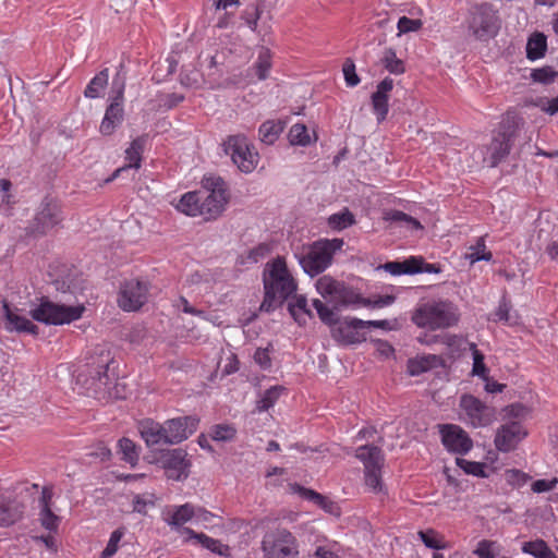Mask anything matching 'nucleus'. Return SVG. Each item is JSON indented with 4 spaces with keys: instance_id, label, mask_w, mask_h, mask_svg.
<instances>
[{
    "instance_id": "f257e3e1",
    "label": "nucleus",
    "mask_w": 558,
    "mask_h": 558,
    "mask_svg": "<svg viewBox=\"0 0 558 558\" xmlns=\"http://www.w3.org/2000/svg\"><path fill=\"white\" fill-rule=\"evenodd\" d=\"M263 282L265 298L260 305V311L267 313L279 307L298 288L284 259L281 257L267 263L263 274Z\"/></svg>"
},
{
    "instance_id": "f03ea898",
    "label": "nucleus",
    "mask_w": 558,
    "mask_h": 558,
    "mask_svg": "<svg viewBox=\"0 0 558 558\" xmlns=\"http://www.w3.org/2000/svg\"><path fill=\"white\" fill-rule=\"evenodd\" d=\"M458 307L450 301L430 300L416 306L412 322L420 328L429 330L446 329L458 324Z\"/></svg>"
},
{
    "instance_id": "7ed1b4c3",
    "label": "nucleus",
    "mask_w": 558,
    "mask_h": 558,
    "mask_svg": "<svg viewBox=\"0 0 558 558\" xmlns=\"http://www.w3.org/2000/svg\"><path fill=\"white\" fill-rule=\"evenodd\" d=\"M342 240H318L295 253L304 272L311 277L322 274L331 264L333 254L341 248Z\"/></svg>"
},
{
    "instance_id": "20e7f679",
    "label": "nucleus",
    "mask_w": 558,
    "mask_h": 558,
    "mask_svg": "<svg viewBox=\"0 0 558 558\" xmlns=\"http://www.w3.org/2000/svg\"><path fill=\"white\" fill-rule=\"evenodd\" d=\"M471 35L481 41L495 37L500 27L498 12L489 3L472 5L465 19Z\"/></svg>"
},
{
    "instance_id": "39448f33",
    "label": "nucleus",
    "mask_w": 558,
    "mask_h": 558,
    "mask_svg": "<svg viewBox=\"0 0 558 558\" xmlns=\"http://www.w3.org/2000/svg\"><path fill=\"white\" fill-rule=\"evenodd\" d=\"M519 135L518 119L508 114L500 124V131L486 147L484 161L492 168L498 166L510 154L513 142Z\"/></svg>"
},
{
    "instance_id": "423d86ee",
    "label": "nucleus",
    "mask_w": 558,
    "mask_h": 558,
    "mask_svg": "<svg viewBox=\"0 0 558 558\" xmlns=\"http://www.w3.org/2000/svg\"><path fill=\"white\" fill-rule=\"evenodd\" d=\"M85 306L65 305L52 302L47 298H43L39 305L31 310L32 317L46 325H64L80 319L84 312Z\"/></svg>"
},
{
    "instance_id": "0eeeda50",
    "label": "nucleus",
    "mask_w": 558,
    "mask_h": 558,
    "mask_svg": "<svg viewBox=\"0 0 558 558\" xmlns=\"http://www.w3.org/2000/svg\"><path fill=\"white\" fill-rule=\"evenodd\" d=\"M262 550L265 558H298L299 542L284 527L267 531L262 539Z\"/></svg>"
},
{
    "instance_id": "6e6552de",
    "label": "nucleus",
    "mask_w": 558,
    "mask_h": 558,
    "mask_svg": "<svg viewBox=\"0 0 558 558\" xmlns=\"http://www.w3.org/2000/svg\"><path fill=\"white\" fill-rule=\"evenodd\" d=\"M222 147L225 154L231 157L241 172L251 173L256 169L259 155L244 134L229 135L223 141Z\"/></svg>"
},
{
    "instance_id": "1a4fd4ad",
    "label": "nucleus",
    "mask_w": 558,
    "mask_h": 558,
    "mask_svg": "<svg viewBox=\"0 0 558 558\" xmlns=\"http://www.w3.org/2000/svg\"><path fill=\"white\" fill-rule=\"evenodd\" d=\"M124 88L125 77L117 73L112 80L110 104L106 109L105 117L99 126L102 135H111L123 121Z\"/></svg>"
},
{
    "instance_id": "9d476101",
    "label": "nucleus",
    "mask_w": 558,
    "mask_h": 558,
    "mask_svg": "<svg viewBox=\"0 0 558 558\" xmlns=\"http://www.w3.org/2000/svg\"><path fill=\"white\" fill-rule=\"evenodd\" d=\"M109 363L105 362L97 369L89 373V378L84 380L87 385V390L93 393L97 399L105 398H125V395L120 391V384L116 383L111 388L112 379L108 375Z\"/></svg>"
},
{
    "instance_id": "9b49d317",
    "label": "nucleus",
    "mask_w": 558,
    "mask_h": 558,
    "mask_svg": "<svg viewBox=\"0 0 558 558\" xmlns=\"http://www.w3.org/2000/svg\"><path fill=\"white\" fill-rule=\"evenodd\" d=\"M183 449L162 450L155 459V463L165 470L168 478L182 481L189 476L190 462Z\"/></svg>"
},
{
    "instance_id": "f8f14e48",
    "label": "nucleus",
    "mask_w": 558,
    "mask_h": 558,
    "mask_svg": "<svg viewBox=\"0 0 558 558\" xmlns=\"http://www.w3.org/2000/svg\"><path fill=\"white\" fill-rule=\"evenodd\" d=\"M148 289V281L138 279L125 281L120 288L119 306L126 312L140 310L147 302Z\"/></svg>"
},
{
    "instance_id": "ddd939ff",
    "label": "nucleus",
    "mask_w": 558,
    "mask_h": 558,
    "mask_svg": "<svg viewBox=\"0 0 558 558\" xmlns=\"http://www.w3.org/2000/svg\"><path fill=\"white\" fill-rule=\"evenodd\" d=\"M62 220L61 209L59 204L46 197L41 204L34 220L27 227L28 233L34 235H43L48 230L52 229Z\"/></svg>"
},
{
    "instance_id": "4468645a",
    "label": "nucleus",
    "mask_w": 558,
    "mask_h": 558,
    "mask_svg": "<svg viewBox=\"0 0 558 558\" xmlns=\"http://www.w3.org/2000/svg\"><path fill=\"white\" fill-rule=\"evenodd\" d=\"M460 408L465 415V421L473 427H483L492 423L494 412L480 399L472 395H462Z\"/></svg>"
},
{
    "instance_id": "2eb2a0df",
    "label": "nucleus",
    "mask_w": 558,
    "mask_h": 558,
    "mask_svg": "<svg viewBox=\"0 0 558 558\" xmlns=\"http://www.w3.org/2000/svg\"><path fill=\"white\" fill-rule=\"evenodd\" d=\"M439 433L444 447L453 453L465 454L473 447V440L468 433L459 425H439Z\"/></svg>"
},
{
    "instance_id": "dca6fc26",
    "label": "nucleus",
    "mask_w": 558,
    "mask_h": 558,
    "mask_svg": "<svg viewBox=\"0 0 558 558\" xmlns=\"http://www.w3.org/2000/svg\"><path fill=\"white\" fill-rule=\"evenodd\" d=\"M526 435L527 432L519 422H509L497 429L494 442L499 451L510 452Z\"/></svg>"
},
{
    "instance_id": "f3484780",
    "label": "nucleus",
    "mask_w": 558,
    "mask_h": 558,
    "mask_svg": "<svg viewBox=\"0 0 558 558\" xmlns=\"http://www.w3.org/2000/svg\"><path fill=\"white\" fill-rule=\"evenodd\" d=\"M196 426L197 420L191 416L167 420L165 422L167 444L182 442L196 430Z\"/></svg>"
},
{
    "instance_id": "a211bd4d",
    "label": "nucleus",
    "mask_w": 558,
    "mask_h": 558,
    "mask_svg": "<svg viewBox=\"0 0 558 558\" xmlns=\"http://www.w3.org/2000/svg\"><path fill=\"white\" fill-rule=\"evenodd\" d=\"M24 505L12 493L0 489V526H10L20 521Z\"/></svg>"
},
{
    "instance_id": "6ab92c4d",
    "label": "nucleus",
    "mask_w": 558,
    "mask_h": 558,
    "mask_svg": "<svg viewBox=\"0 0 558 558\" xmlns=\"http://www.w3.org/2000/svg\"><path fill=\"white\" fill-rule=\"evenodd\" d=\"M201 216L206 220L216 219L225 210L228 203L227 194L198 192Z\"/></svg>"
},
{
    "instance_id": "aec40b11",
    "label": "nucleus",
    "mask_w": 558,
    "mask_h": 558,
    "mask_svg": "<svg viewBox=\"0 0 558 558\" xmlns=\"http://www.w3.org/2000/svg\"><path fill=\"white\" fill-rule=\"evenodd\" d=\"M393 88V80L385 77L378 85L375 93L372 95V106L377 121L383 122L389 111V93Z\"/></svg>"
},
{
    "instance_id": "412c9836",
    "label": "nucleus",
    "mask_w": 558,
    "mask_h": 558,
    "mask_svg": "<svg viewBox=\"0 0 558 558\" xmlns=\"http://www.w3.org/2000/svg\"><path fill=\"white\" fill-rule=\"evenodd\" d=\"M365 328V323L359 318H345L332 329V337L345 344L361 341L359 329Z\"/></svg>"
},
{
    "instance_id": "4be33fe9",
    "label": "nucleus",
    "mask_w": 558,
    "mask_h": 558,
    "mask_svg": "<svg viewBox=\"0 0 558 558\" xmlns=\"http://www.w3.org/2000/svg\"><path fill=\"white\" fill-rule=\"evenodd\" d=\"M145 147V138L144 137H137L132 141L130 147L125 150V161L126 163L120 168H118L110 178H108L106 181L111 182L116 178L120 177L121 173L130 170V169H140L141 162H142V154L144 151Z\"/></svg>"
},
{
    "instance_id": "5701e85b",
    "label": "nucleus",
    "mask_w": 558,
    "mask_h": 558,
    "mask_svg": "<svg viewBox=\"0 0 558 558\" xmlns=\"http://www.w3.org/2000/svg\"><path fill=\"white\" fill-rule=\"evenodd\" d=\"M138 430L148 447L168 445L165 437V423L160 424L151 418H145L138 423Z\"/></svg>"
},
{
    "instance_id": "b1692460",
    "label": "nucleus",
    "mask_w": 558,
    "mask_h": 558,
    "mask_svg": "<svg viewBox=\"0 0 558 558\" xmlns=\"http://www.w3.org/2000/svg\"><path fill=\"white\" fill-rule=\"evenodd\" d=\"M355 457L363 463L364 470L383 469L385 463V456L381 448L375 445L357 447Z\"/></svg>"
},
{
    "instance_id": "393cba45",
    "label": "nucleus",
    "mask_w": 558,
    "mask_h": 558,
    "mask_svg": "<svg viewBox=\"0 0 558 558\" xmlns=\"http://www.w3.org/2000/svg\"><path fill=\"white\" fill-rule=\"evenodd\" d=\"M4 327L8 331L37 333L38 327L29 319L12 311L7 302H3Z\"/></svg>"
},
{
    "instance_id": "a878e982",
    "label": "nucleus",
    "mask_w": 558,
    "mask_h": 558,
    "mask_svg": "<svg viewBox=\"0 0 558 558\" xmlns=\"http://www.w3.org/2000/svg\"><path fill=\"white\" fill-rule=\"evenodd\" d=\"M182 533L187 535L186 542L194 541L195 544L201 545L202 547L210 550L211 553L218 554L220 556H227L229 551V547L227 545L221 544L220 541L209 537L204 533H196L194 530L190 527H183Z\"/></svg>"
},
{
    "instance_id": "bb28decb",
    "label": "nucleus",
    "mask_w": 558,
    "mask_h": 558,
    "mask_svg": "<svg viewBox=\"0 0 558 558\" xmlns=\"http://www.w3.org/2000/svg\"><path fill=\"white\" fill-rule=\"evenodd\" d=\"M441 364V357L435 354H425L411 359L408 362L410 375L417 376Z\"/></svg>"
},
{
    "instance_id": "cd10ccee",
    "label": "nucleus",
    "mask_w": 558,
    "mask_h": 558,
    "mask_svg": "<svg viewBox=\"0 0 558 558\" xmlns=\"http://www.w3.org/2000/svg\"><path fill=\"white\" fill-rule=\"evenodd\" d=\"M288 311L299 325H305L308 318H313L312 310L304 295H298L294 302L288 304Z\"/></svg>"
},
{
    "instance_id": "c85d7f7f",
    "label": "nucleus",
    "mask_w": 558,
    "mask_h": 558,
    "mask_svg": "<svg viewBox=\"0 0 558 558\" xmlns=\"http://www.w3.org/2000/svg\"><path fill=\"white\" fill-rule=\"evenodd\" d=\"M335 303L343 306L355 305V306H369L371 299H364L359 293H356L353 289L341 284V289L333 301Z\"/></svg>"
},
{
    "instance_id": "c756f323",
    "label": "nucleus",
    "mask_w": 558,
    "mask_h": 558,
    "mask_svg": "<svg viewBox=\"0 0 558 558\" xmlns=\"http://www.w3.org/2000/svg\"><path fill=\"white\" fill-rule=\"evenodd\" d=\"M547 50V39L543 33H534L526 44L527 59L535 61L545 56Z\"/></svg>"
},
{
    "instance_id": "7c9ffc66",
    "label": "nucleus",
    "mask_w": 558,
    "mask_h": 558,
    "mask_svg": "<svg viewBox=\"0 0 558 558\" xmlns=\"http://www.w3.org/2000/svg\"><path fill=\"white\" fill-rule=\"evenodd\" d=\"M196 514V507L191 504H184L174 508L167 523L172 527H181L184 523L191 521Z\"/></svg>"
},
{
    "instance_id": "2f4dec72",
    "label": "nucleus",
    "mask_w": 558,
    "mask_h": 558,
    "mask_svg": "<svg viewBox=\"0 0 558 558\" xmlns=\"http://www.w3.org/2000/svg\"><path fill=\"white\" fill-rule=\"evenodd\" d=\"M522 551L534 558H558L547 543L541 538L523 543Z\"/></svg>"
},
{
    "instance_id": "473e14b6",
    "label": "nucleus",
    "mask_w": 558,
    "mask_h": 558,
    "mask_svg": "<svg viewBox=\"0 0 558 558\" xmlns=\"http://www.w3.org/2000/svg\"><path fill=\"white\" fill-rule=\"evenodd\" d=\"M177 209L187 216H201V203L198 202V192H187L181 196L177 204Z\"/></svg>"
},
{
    "instance_id": "72a5a7b5",
    "label": "nucleus",
    "mask_w": 558,
    "mask_h": 558,
    "mask_svg": "<svg viewBox=\"0 0 558 558\" xmlns=\"http://www.w3.org/2000/svg\"><path fill=\"white\" fill-rule=\"evenodd\" d=\"M109 80V70L104 69L99 73H97L87 84L84 95L87 98H98L100 94L104 92L106 86L108 85Z\"/></svg>"
},
{
    "instance_id": "f704fd0d",
    "label": "nucleus",
    "mask_w": 558,
    "mask_h": 558,
    "mask_svg": "<svg viewBox=\"0 0 558 558\" xmlns=\"http://www.w3.org/2000/svg\"><path fill=\"white\" fill-rule=\"evenodd\" d=\"M283 131L281 121L268 120L260 124L258 133L260 141L267 145L274 144Z\"/></svg>"
},
{
    "instance_id": "c9c22d12",
    "label": "nucleus",
    "mask_w": 558,
    "mask_h": 558,
    "mask_svg": "<svg viewBox=\"0 0 558 558\" xmlns=\"http://www.w3.org/2000/svg\"><path fill=\"white\" fill-rule=\"evenodd\" d=\"M384 219L386 221H390L392 223L404 226L408 229H423L421 222L413 218L412 216L400 211V210H389L385 213Z\"/></svg>"
},
{
    "instance_id": "e433bc0d",
    "label": "nucleus",
    "mask_w": 558,
    "mask_h": 558,
    "mask_svg": "<svg viewBox=\"0 0 558 558\" xmlns=\"http://www.w3.org/2000/svg\"><path fill=\"white\" fill-rule=\"evenodd\" d=\"M354 223V215L348 208H343L341 211L332 214L328 218V226L336 231L344 230Z\"/></svg>"
},
{
    "instance_id": "4c0bfd02",
    "label": "nucleus",
    "mask_w": 558,
    "mask_h": 558,
    "mask_svg": "<svg viewBox=\"0 0 558 558\" xmlns=\"http://www.w3.org/2000/svg\"><path fill=\"white\" fill-rule=\"evenodd\" d=\"M119 451L121 453V459L129 463L131 466H135L137 464L140 450L133 440L125 437L120 439Z\"/></svg>"
},
{
    "instance_id": "58836bf2",
    "label": "nucleus",
    "mask_w": 558,
    "mask_h": 558,
    "mask_svg": "<svg viewBox=\"0 0 558 558\" xmlns=\"http://www.w3.org/2000/svg\"><path fill=\"white\" fill-rule=\"evenodd\" d=\"M341 282L333 280L331 277L323 276L317 280L316 289L323 298H330L333 302L341 289Z\"/></svg>"
},
{
    "instance_id": "ea45409f",
    "label": "nucleus",
    "mask_w": 558,
    "mask_h": 558,
    "mask_svg": "<svg viewBox=\"0 0 558 558\" xmlns=\"http://www.w3.org/2000/svg\"><path fill=\"white\" fill-rule=\"evenodd\" d=\"M284 390L286 389L282 386H272L265 390L256 403V409L259 412L269 410L278 401Z\"/></svg>"
},
{
    "instance_id": "a19ab883",
    "label": "nucleus",
    "mask_w": 558,
    "mask_h": 558,
    "mask_svg": "<svg viewBox=\"0 0 558 558\" xmlns=\"http://www.w3.org/2000/svg\"><path fill=\"white\" fill-rule=\"evenodd\" d=\"M380 61L385 69L391 74L398 75L404 72L403 61L397 57L395 50L391 48L385 49Z\"/></svg>"
},
{
    "instance_id": "79ce46f5",
    "label": "nucleus",
    "mask_w": 558,
    "mask_h": 558,
    "mask_svg": "<svg viewBox=\"0 0 558 558\" xmlns=\"http://www.w3.org/2000/svg\"><path fill=\"white\" fill-rule=\"evenodd\" d=\"M364 482L372 493L386 494V488L381 480V469L364 470Z\"/></svg>"
},
{
    "instance_id": "37998d69",
    "label": "nucleus",
    "mask_w": 558,
    "mask_h": 558,
    "mask_svg": "<svg viewBox=\"0 0 558 558\" xmlns=\"http://www.w3.org/2000/svg\"><path fill=\"white\" fill-rule=\"evenodd\" d=\"M413 256L403 262H388L383 267L392 276L413 275L416 268L413 267Z\"/></svg>"
},
{
    "instance_id": "c03bdc74",
    "label": "nucleus",
    "mask_w": 558,
    "mask_h": 558,
    "mask_svg": "<svg viewBox=\"0 0 558 558\" xmlns=\"http://www.w3.org/2000/svg\"><path fill=\"white\" fill-rule=\"evenodd\" d=\"M254 68L256 70V75L260 81L267 78L268 72L271 68V54L269 49L264 47L259 49Z\"/></svg>"
},
{
    "instance_id": "a18cd8bd",
    "label": "nucleus",
    "mask_w": 558,
    "mask_h": 558,
    "mask_svg": "<svg viewBox=\"0 0 558 558\" xmlns=\"http://www.w3.org/2000/svg\"><path fill=\"white\" fill-rule=\"evenodd\" d=\"M126 529L124 526L114 530L107 543L106 548L101 551L100 558H111L119 549V544L125 534Z\"/></svg>"
},
{
    "instance_id": "49530a36",
    "label": "nucleus",
    "mask_w": 558,
    "mask_h": 558,
    "mask_svg": "<svg viewBox=\"0 0 558 558\" xmlns=\"http://www.w3.org/2000/svg\"><path fill=\"white\" fill-rule=\"evenodd\" d=\"M155 495L145 493V494H137L134 495L132 505H133V511L146 514L149 508L155 507Z\"/></svg>"
},
{
    "instance_id": "de8ad7c7",
    "label": "nucleus",
    "mask_w": 558,
    "mask_h": 558,
    "mask_svg": "<svg viewBox=\"0 0 558 558\" xmlns=\"http://www.w3.org/2000/svg\"><path fill=\"white\" fill-rule=\"evenodd\" d=\"M470 350L473 357L472 374L480 377H486L488 371L484 363V354L477 349L474 342L470 343Z\"/></svg>"
},
{
    "instance_id": "09e8293b",
    "label": "nucleus",
    "mask_w": 558,
    "mask_h": 558,
    "mask_svg": "<svg viewBox=\"0 0 558 558\" xmlns=\"http://www.w3.org/2000/svg\"><path fill=\"white\" fill-rule=\"evenodd\" d=\"M457 465L461 468L466 474L477 477H487L485 472V464L482 462L469 461L463 458H457Z\"/></svg>"
},
{
    "instance_id": "8fccbe9b",
    "label": "nucleus",
    "mask_w": 558,
    "mask_h": 558,
    "mask_svg": "<svg viewBox=\"0 0 558 558\" xmlns=\"http://www.w3.org/2000/svg\"><path fill=\"white\" fill-rule=\"evenodd\" d=\"M289 141L292 145L306 146L311 138L304 124H294L289 132Z\"/></svg>"
},
{
    "instance_id": "3c124183",
    "label": "nucleus",
    "mask_w": 558,
    "mask_h": 558,
    "mask_svg": "<svg viewBox=\"0 0 558 558\" xmlns=\"http://www.w3.org/2000/svg\"><path fill=\"white\" fill-rule=\"evenodd\" d=\"M558 76V72L553 70L550 66H543L539 69H535L531 73V78L533 82L542 83V84H550Z\"/></svg>"
},
{
    "instance_id": "603ef678",
    "label": "nucleus",
    "mask_w": 558,
    "mask_h": 558,
    "mask_svg": "<svg viewBox=\"0 0 558 558\" xmlns=\"http://www.w3.org/2000/svg\"><path fill=\"white\" fill-rule=\"evenodd\" d=\"M235 428L232 425L221 424L213 427L211 438L216 441H229L235 436Z\"/></svg>"
},
{
    "instance_id": "864d4df0",
    "label": "nucleus",
    "mask_w": 558,
    "mask_h": 558,
    "mask_svg": "<svg viewBox=\"0 0 558 558\" xmlns=\"http://www.w3.org/2000/svg\"><path fill=\"white\" fill-rule=\"evenodd\" d=\"M39 520L41 525L51 532L57 531L60 522V518L51 511L50 507L46 506L45 509H40Z\"/></svg>"
},
{
    "instance_id": "5fc2aeb1",
    "label": "nucleus",
    "mask_w": 558,
    "mask_h": 558,
    "mask_svg": "<svg viewBox=\"0 0 558 558\" xmlns=\"http://www.w3.org/2000/svg\"><path fill=\"white\" fill-rule=\"evenodd\" d=\"M203 186L206 193L227 194L226 182L220 177H205Z\"/></svg>"
},
{
    "instance_id": "6e6d98bb",
    "label": "nucleus",
    "mask_w": 558,
    "mask_h": 558,
    "mask_svg": "<svg viewBox=\"0 0 558 558\" xmlns=\"http://www.w3.org/2000/svg\"><path fill=\"white\" fill-rule=\"evenodd\" d=\"M506 482L511 486L522 487L529 481V475L520 470H507L505 473Z\"/></svg>"
},
{
    "instance_id": "4d7b16f0",
    "label": "nucleus",
    "mask_w": 558,
    "mask_h": 558,
    "mask_svg": "<svg viewBox=\"0 0 558 558\" xmlns=\"http://www.w3.org/2000/svg\"><path fill=\"white\" fill-rule=\"evenodd\" d=\"M413 267L416 268L415 274H439L441 268L438 264H429L424 260L421 256H413Z\"/></svg>"
},
{
    "instance_id": "13d9d810",
    "label": "nucleus",
    "mask_w": 558,
    "mask_h": 558,
    "mask_svg": "<svg viewBox=\"0 0 558 558\" xmlns=\"http://www.w3.org/2000/svg\"><path fill=\"white\" fill-rule=\"evenodd\" d=\"M397 27L399 31V35L410 32H416L422 27V21L402 16L399 19Z\"/></svg>"
},
{
    "instance_id": "bf43d9fd",
    "label": "nucleus",
    "mask_w": 558,
    "mask_h": 558,
    "mask_svg": "<svg viewBox=\"0 0 558 558\" xmlns=\"http://www.w3.org/2000/svg\"><path fill=\"white\" fill-rule=\"evenodd\" d=\"M342 70L348 86L354 87L360 83V77L355 73V65L351 59L345 60Z\"/></svg>"
},
{
    "instance_id": "052dcab7",
    "label": "nucleus",
    "mask_w": 558,
    "mask_h": 558,
    "mask_svg": "<svg viewBox=\"0 0 558 558\" xmlns=\"http://www.w3.org/2000/svg\"><path fill=\"white\" fill-rule=\"evenodd\" d=\"M259 16V10L255 5L246 8L242 13V19L252 31H256Z\"/></svg>"
},
{
    "instance_id": "680f3d73",
    "label": "nucleus",
    "mask_w": 558,
    "mask_h": 558,
    "mask_svg": "<svg viewBox=\"0 0 558 558\" xmlns=\"http://www.w3.org/2000/svg\"><path fill=\"white\" fill-rule=\"evenodd\" d=\"M474 554L480 558H498L499 556L498 551L494 549L493 543L487 541L480 542Z\"/></svg>"
},
{
    "instance_id": "e2e57ef3",
    "label": "nucleus",
    "mask_w": 558,
    "mask_h": 558,
    "mask_svg": "<svg viewBox=\"0 0 558 558\" xmlns=\"http://www.w3.org/2000/svg\"><path fill=\"white\" fill-rule=\"evenodd\" d=\"M418 535L424 545L428 548L440 549L444 547L441 542L438 539L437 534L433 530L426 532L421 531Z\"/></svg>"
},
{
    "instance_id": "0e129e2a",
    "label": "nucleus",
    "mask_w": 558,
    "mask_h": 558,
    "mask_svg": "<svg viewBox=\"0 0 558 558\" xmlns=\"http://www.w3.org/2000/svg\"><path fill=\"white\" fill-rule=\"evenodd\" d=\"M510 310H511V304L506 299H502L494 314V316H495L494 320L510 323L511 322Z\"/></svg>"
},
{
    "instance_id": "69168bd1",
    "label": "nucleus",
    "mask_w": 558,
    "mask_h": 558,
    "mask_svg": "<svg viewBox=\"0 0 558 558\" xmlns=\"http://www.w3.org/2000/svg\"><path fill=\"white\" fill-rule=\"evenodd\" d=\"M298 492L303 498L311 500L314 504L325 508L327 500L323 495L316 493L315 490L307 489L301 486H298Z\"/></svg>"
},
{
    "instance_id": "338daca9",
    "label": "nucleus",
    "mask_w": 558,
    "mask_h": 558,
    "mask_svg": "<svg viewBox=\"0 0 558 558\" xmlns=\"http://www.w3.org/2000/svg\"><path fill=\"white\" fill-rule=\"evenodd\" d=\"M254 361L263 369H268L271 366V359L267 348H258L254 353Z\"/></svg>"
},
{
    "instance_id": "774afa93",
    "label": "nucleus",
    "mask_w": 558,
    "mask_h": 558,
    "mask_svg": "<svg viewBox=\"0 0 558 558\" xmlns=\"http://www.w3.org/2000/svg\"><path fill=\"white\" fill-rule=\"evenodd\" d=\"M537 106L549 116L558 113V96L553 99H539Z\"/></svg>"
}]
</instances>
